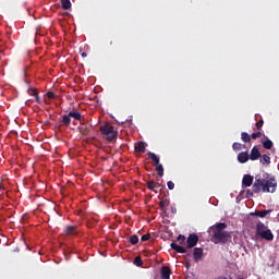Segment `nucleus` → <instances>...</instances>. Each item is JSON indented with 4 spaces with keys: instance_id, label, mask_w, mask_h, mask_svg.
Wrapping results in <instances>:
<instances>
[{
    "instance_id": "obj_1",
    "label": "nucleus",
    "mask_w": 279,
    "mask_h": 279,
    "mask_svg": "<svg viewBox=\"0 0 279 279\" xmlns=\"http://www.w3.org/2000/svg\"><path fill=\"white\" fill-rule=\"evenodd\" d=\"M276 179L265 180L262 179L260 175H256L255 182L253 184V192L251 190L246 191V197H254V193H274L276 191Z\"/></svg>"
},
{
    "instance_id": "obj_2",
    "label": "nucleus",
    "mask_w": 279,
    "mask_h": 279,
    "mask_svg": "<svg viewBox=\"0 0 279 279\" xmlns=\"http://www.w3.org/2000/svg\"><path fill=\"white\" fill-rule=\"evenodd\" d=\"M228 225L226 222H219L209 228V235L211 236L213 243L216 245L219 243L226 244L232 239V233L226 231Z\"/></svg>"
},
{
    "instance_id": "obj_3",
    "label": "nucleus",
    "mask_w": 279,
    "mask_h": 279,
    "mask_svg": "<svg viewBox=\"0 0 279 279\" xmlns=\"http://www.w3.org/2000/svg\"><path fill=\"white\" fill-rule=\"evenodd\" d=\"M256 234L257 236L265 239V241H274V233L260 221L256 225Z\"/></svg>"
},
{
    "instance_id": "obj_4",
    "label": "nucleus",
    "mask_w": 279,
    "mask_h": 279,
    "mask_svg": "<svg viewBox=\"0 0 279 279\" xmlns=\"http://www.w3.org/2000/svg\"><path fill=\"white\" fill-rule=\"evenodd\" d=\"M100 132L105 136H107V141L112 142L117 138V131H114V126L109 123H106L100 126Z\"/></svg>"
},
{
    "instance_id": "obj_5",
    "label": "nucleus",
    "mask_w": 279,
    "mask_h": 279,
    "mask_svg": "<svg viewBox=\"0 0 279 279\" xmlns=\"http://www.w3.org/2000/svg\"><path fill=\"white\" fill-rule=\"evenodd\" d=\"M198 241H199V236L196 233L190 234L186 240V243H187L186 248L191 250V248L195 247V245H197Z\"/></svg>"
},
{
    "instance_id": "obj_6",
    "label": "nucleus",
    "mask_w": 279,
    "mask_h": 279,
    "mask_svg": "<svg viewBox=\"0 0 279 279\" xmlns=\"http://www.w3.org/2000/svg\"><path fill=\"white\" fill-rule=\"evenodd\" d=\"M77 130L83 136H88V134H90V131L93 130V125L88 123H81V125L77 126Z\"/></svg>"
},
{
    "instance_id": "obj_7",
    "label": "nucleus",
    "mask_w": 279,
    "mask_h": 279,
    "mask_svg": "<svg viewBox=\"0 0 279 279\" xmlns=\"http://www.w3.org/2000/svg\"><path fill=\"white\" fill-rule=\"evenodd\" d=\"M258 158H260V150L257 146H254L248 155V160H258Z\"/></svg>"
},
{
    "instance_id": "obj_8",
    "label": "nucleus",
    "mask_w": 279,
    "mask_h": 279,
    "mask_svg": "<svg viewBox=\"0 0 279 279\" xmlns=\"http://www.w3.org/2000/svg\"><path fill=\"white\" fill-rule=\"evenodd\" d=\"M195 263H199V259L204 256V250L202 247H195L193 252Z\"/></svg>"
},
{
    "instance_id": "obj_9",
    "label": "nucleus",
    "mask_w": 279,
    "mask_h": 279,
    "mask_svg": "<svg viewBox=\"0 0 279 279\" xmlns=\"http://www.w3.org/2000/svg\"><path fill=\"white\" fill-rule=\"evenodd\" d=\"M247 160H250V154L247 151H241L239 155H238V161L241 163V165H245V162H247Z\"/></svg>"
},
{
    "instance_id": "obj_10",
    "label": "nucleus",
    "mask_w": 279,
    "mask_h": 279,
    "mask_svg": "<svg viewBox=\"0 0 279 279\" xmlns=\"http://www.w3.org/2000/svg\"><path fill=\"white\" fill-rule=\"evenodd\" d=\"M171 250H174L178 254H186V248L182 245H179L174 242L170 244Z\"/></svg>"
},
{
    "instance_id": "obj_11",
    "label": "nucleus",
    "mask_w": 279,
    "mask_h": 279,
    "mask_svg": "<svg viewBox=\"0 0 279 279\" xmlns=\"http://www.w3.org/2000/svg\"><path fill=\"white\" fill-rule=\"evenodd\" d=\"M270 213H274V209L256 210L255 213H252L251 215H253L255 217H260L263 219V218H265L266 215H269Z\"/></svg>"
},
{
    "instance_id": "obj_12",
    "label": "nucleus",
    "mask_w": 279,
    "mask_h": 279,
    "mask_svg": "<svg viewBox=\"0 0 279 279\" xmlns=\"http://www.w3.org/2000/svg\"><path fill=\"white\" fill-rule=\"evenodd\" d=\"M70 119H74L75 121H82V113L77 111V109L71 110L69 113Z\"/></svg>"
},
{
    "instance_id": "obj_13",
    "label": "nucleus",
    "mask_w": 279,
    "mask_h": 279,
    "mask_svg": "<svg viewBox=\"0 0 279 279\" xmlns=\"http://www.w3.org/2000/svg\"><path fill=\"white\" fill-rule=\"evenodd\" d=\"M253 183H254V177H252L250 174H246L243 177V179H242L243 186L248 187Z\"/></svg>"
},
{
    "instance_id": "obj_14",
    "label": "nucleus",
    "mask_w": 279,
    "mask_h": 279,
    "mask_svg": "<svg viewBox=\"0 0 279 279\" xmlns=\"http://www.w3.org/2000/svg\"><path fill=\"white\" fill-rule=\"evenodd\" d=\"M171 278V268L163 266L161 268V279H170Z\"/></svg>"
},
{
    "instance_id": "obj_15",
    "label": "nucleus",
    "mask_w": 279,
    "mask_h": 279,
    "mask_svg": "<svg viewBox=\"0 0 279 279\" xmlns=\"http://www.w3.org/2000/svg\"><path fill=\"white\" fill-rule=\"evenodd\" d=\"M147 147V144L145 142H138L135 144V151H138V154H145V148Z\"/></svg>"
},
{
    "instance_id": "obj_16",
    "label": "nucleus",
    "mask_w": 279,
    "mask_h": 279,
    "mask_svg": "<svg viewBox=\"0 0 279 279\" xmlns=\"http://www.w3.org/2000/svg\"><path fill=\"white\" fill-rule=\"evenodd\" d=\"M64 232L68 235H75V234H77V227L69 226L65 228Z\"/></svg>"
},
{
    "instance_id": "obj_17",
    "label": "nucleus",
    "mask_w": 279,
    "mask_h": 279,
    "mask_svg": "<svg viewBox=\"0 0 279 279\" xmlns=\"http://www.w3.org/2000/svg\"><path fill=\"white\" fill-rule=\"evenodd\" d=\"M160 187V183H156L155 181L147 182V189L149 191H156V189Z\"/></svg>"
},
{
    "instance_id": "obj_18",
    "label": "nucleus",
    "mask_w": 279,
    "mask_h": 279,
    "mask_svg": "<svg viewBox=\"0 0 279 279\" xmlns=\"http://www.w3.org/2000/svg\"><path fill=\"white\" fill-rule=\"evenodd\" d=\"M241 141H243V143H252V135L250 136V134H247V132H242Z\"/></svg>"
},
{
    "instance_id": "obj_19",
    "label": "nucleus",
    "mask_w": 279,
    "mask_h": 279,
    "mask_svg": "<svg viewBox=\"0 0 279 279\" xmlns=\"http://www.w3.org/2000/svg\"><path fill=\"white\" fill-rule=\"evenodd\" d=\"M148 158H150V160H153V162H155V165L160 163V158L158 156H156L155 153L148 151Z\"/></svg>"
},
{
    "instance_id": "obj_20",
    "label": "nucleus",
    "mask_w": 279,
    "mask_h": 279,
    "mask_svg": "<svg viewBox=\"0 0 279 279\" xmlns=\"http://www.w3.org/2000/svg\"><path fill=\"white\" fill-rule=\"evenodd\" d=\"M259 162L262 165H270L271 163V157L268 155H263L262 158L259 159Z\"/></svg>"
},
{
    "instance_id": "obj_21",
    "label": "nucleus",
    "mask_w": 279,
    "mask_h": 279,
    "mask_svg": "<svg viewBox=\"0 0 279 279\" xmlns=\"http://www.w3.org/2000/svg\"><path fill=\"white\" fill-rule=\"evenodd\" d=\"M263 147L264 149H271V147H274V142L266 137V141L263 142Z\"/></svg>"
},
{
    "instance_id": "obj_22",
    "label": "nucleus",
    "mask_w": 279,
    "mask_h": 279,
    "mask_svg": "<svg viewBox=\"0 0 279 279\" xmlns=\"http://www.w3.org/2000/svg\"><path fill=\"white\" fill-rule=\"evenodd\" d=\"M156 171L159 178H162V175H165V168L162 167V163L156 165Z\"/></svg>"
},
{
    "instance_id": "obj_23",
    "label": "nucleus",
    "mask_w": 279,
    "mask_h": 279,
    "mask_svg": "<svg viewBox=\"0 0 279 279\" xmlns=\"http://www.w3.org/2000/svg\"><path fill=\"white\" fill-rule=\"evenodd\" d=\"M71 0H61V7L63 10H71Z\"/></svg>"
},
{
    "instance_id": "obj_24",
    "label": "nucleus",
    "mask_w": 279,
    "mask_h": 279,
    "mask_svg": "<svg viewBox=\"0 0 279 279\" xmlns=\"http://www.w3.org/2000/svg\"><path fill=\"white\" fill-rule=\"evenodd\" d=\"M62 123L66 125V128H69V125H71V117L68 114H64L62 117Z\"/></svg>"
},
{
    "instance_id": "obj_25",
    "label": "nucleus",
    "mask_w": 279,
    "mask_h": 279,
    "mask_svg": "<svg viewBox=\"0 0 279 279\" xmlns=\"http://www.w3.org/2000/svg\"><path fill=\"white\" fill-rule=\"evenodd\" d=\"M232 149L233 151H241V149H243V144L235 142L232 144Z\"/></svg>"
},
{
    "instance_id": "obj_26",
    "label": "nucleus",
    "mask_w": 279,
    "mask_h": 279,
    "mask_svg": "<svg viewBox=\"0 0 279 279\" xmlns=\"http://www.w3.org/2000/svg\"><path fill=\"white\" fill-rule=\"evenodd\" d=\"M129 242L131 243V245H136V243H138V235L133 234L130 236Z\"/></svg>"
},
{
    "instance_id": "obj_27",
    "label": "nucleus",
    "mask_w": 279,
    "mask_h": 279,
    "mask_svg": "<svg viewBox=\"0 0 279 279\" xmlns=\"http://www.w3.org/2000/svg\"><path fill=\"white\" fill-rule=\"evenodd\" d=\"M27 93H28V95H31V97H35V96L38 95V89H36V88H34V87H29V88L27 89Z\"/></svg>"
},
{
    "instance_id": "obj_28",
    "label": "nucleus",
    "mask_w": 279,
    "mask_h": 279,
    "mask_svg": "<svg viewBox=\"0 0 279 279\" xmlns=\"http://www.w3.org/2000/svg\"><path fill=\"white\" fill-rule=\"evenodd\" d=\"M134 265H136V267H143V259L141 258V256L135 257Z\"/></svg>"
},
{
    "instance_id": "obj_29",
    "label": "nucleus",
    "mask_w": 279,
    "mask_h": 279,
    "mask_svg": "<svg viewBox=\"0 0 279 279\" xmlns=\"http://www.w3.org/2000/svg\"><path fill=\"white\" fill-rule=\"evenodd\" d=\"M159 206L161 210H167V206H169V201H160Z\"/></svg>"
},
{
    "instance_id": "obj_30",
    "label": "nucleus",
    "mask_w": 279,
    "mask_h": 279,
    "mask_svg": "<svg viewBox=\"0 0 279 279\" xmlns=\"http://www.w3.org/2000/svg\"><path fill=\"white\" fill-rule=\"evenodd\" d=\"M177 241L179 242V245H184L185 241H186V236L180 234L178 238H177Z\"/></svg>"
},
{
    "instance_id": "obj_31",
    "label": "nucleus",
    "mask_w": 279,
    "mask_h": 279,
    "mask_svg": "<svg viewBox=\"0 0 279 279\" xmlns=\"http://www.w3.org/2000/svg\"><path fill=\"white\" fill-rule=\"evenodd\" d=\"M263 136V132L258 131L256 133H252L251 138H253V141H256V138H260Z\"/></svg>"
},
{
    "instance_id": "obj_32",
    "label": "nucleus",
    "mask_w": 279,
    "mask_h": 279,
    "mask_svg": "<svg viewBox=\"0 0 279 279\" xmlns=\"http://www.w3.org/2000/svg\"><path fill=\"white\" fill-rule=\"evenodd\" d=\"M263 125H265V121L260 120V121L256 122V124H255L256 130H263Z\"/></svg>"
},
{
    "instance_id": "obj_33",
    "label": "nucleus",
    "mask_w": 279,
    "mask_h": 279,
    "mask_svg": "<svg viewBox=\"0 0 279 279\" xmlns=\"http://www.w3.org/2000/svg\"><path fill=\"white\" fill-rule=\"evenodd\" d=\"M167 186L170 191H173L175 189V183H173V181H168Z\"/></svg>"
},
{
    "instance_id": "obj_34",
    "label": "nucleus",
    "mask_w": 279,
    "mask_h": 279,
    "mask_svg": "<svg viewBox=\"0 0 279 279\" xmlns=\"http://www.w3.org/2000/svg\"><path fill=\"white\" fill-rule=\"evenodd\" d=\"M149 239H151V234L146 233V234L142 235L141 241L145 242V241H149Z\"/></svg>"
},
{
    "instance_id": "obj_35",
    "label": "nucleus",
    "mask_w": 279,
    "mask_h": 279,
    "mask_svg": "<svg viewBox=\"0 0 279 279\" xmlns=\"http://www.w3.org/2000/svg\"><path fill=\"white\" fill-rule=\"evenodd\" d=\"M47 97H49L50 99H56V94L53 92H48Z\"/></svg>"
},
{
    "instance_id": "obj_36",
    "label": "nucleus",
    "mask_w": 279,
    "mask_h": 279,
    "mask_svg": "<svg viewBox=\"0 0 279 279\" xmlns=\"http://www.w3.org/2000/svg\"><path fill=\"white\" fill-rule=\"evenodd\" d=\"M36 104H40V96L38 94L35 96Z\"/></svg>"
},
{
    "instance_id": "obj_37",
    "label": "nucleus",
    "mask_w": 279,
    "mask_h": 279,
    "mask_svg": "<svg viewBox=\"0 0 279 279\" xmlns=\"http://www.w3.org/2000/svg\"><path fill=\"white\" fill-rule=\"evenodd\" d=\"M36 104H40V96L38 94L35 96Z\"/></svg>"
},
{
    "instance_id": "obj_38",
    "label": "nucleus",
    "mask_w": 279,
    "mask_h": 279,
    "mask_svg": "<svg viewBox=\"0 0 279 279\" xmlns=\"http://www.w3.org/2000/svg\"><path fill=\"white\" fill-rule=\"evenodd\" d=\"M81 56H82V58H87L88 57V54L86 52H82Z\"/></svg>"
},
{
    "instance_id": "obj_39",
    "label": "nucleus",
    "mask_w": 279,
    "mask_h": 279,
    "mask_svg": "<svg viewBox=\"0 0 279 279\" xmlns=\"http://www.w3.org/2000/svg\"><path fill=\"white\" fill-rule=\"evenodd\" d=\"M13 252H21L19 247L14 248Z\"/></svg>"
},
{
    "instance_id": "obj_40",
    "label": "nucleus",
    "mask_w": 279,
    "mask_h": 279,
    "mask_svg": "<svg viewBox=\"0 0 279 279\" xmlns=\"http://www.w3.org/2000/svg\"><path fill=\"white\" fill-rule=\"evenodd\" d=\"M217 279H228V278H226V277H218Z\"/></svg>"
},
{
    "instance_id": "obj_41",
    "label": "nucleus",
    "mask_w": 279,
    "mask_h": 279,
    "mask_svg": "<svg viewBox=\"0 0 279 279\" xmlns=\"http://www.w3.org/2000/svg\"><path fill=\"white\" fill-rule=\"evenodd\" d=\"M45 104H50V101H49V100H47V99H45Z\"/></svg>"
},
{
    "instance_id": "obj_42",
    "label": "nucleus",
    "mask_w": 279,
    "mask_h": 279,
    "mask_svg": "<svg viewBox=\"0 0 279 279\" xmlns=\"http://www.w3.org/2000/svg\"><path fill=\"white\" fill-rule=\"evenodd\" d=\"M110 45H112V41H110Z\"/></svg>"
},
{
    "instance_id": "obj_43",
    "label": "nucleus",
    "mask_w": 279,
    "mask_h": 279,
    "mask_svg": "<svg viewBox=\"0 0 279 279\" xmlns=\"http://www.w3.org/2000/svg\"><path fill=\"white\" fill-rule=\"evenodd\" d=\"M0 191H1V186H0Z\"/></svg>"
},
{
    "instance_id": "obj_44",
    "label": "nucleus",
    "mask_w": 279,
    "mask_h": 279,
    "mask_svg": "<svg viewBox=\"0 0 279 279\" xmlns=\"http://www.w3.org/2000/svg\"><path fill=\"white\" fill-rule=\"evenodd\" d=\"M239 279H243V278H239Z\"/></svg>"
}]
</instances>
